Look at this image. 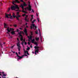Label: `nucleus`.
I'll list each match as a JSON object with an SVG mask.
<instances>
[{
  "label": "nucleus",
  "instance_id": "9b49d317",
  "mask_svg": "<svg viewBox=\"0 0 78 78\" xmlns=\"http://www.w3.org/2000/svg\"><path fill=\"white\" fill-rule=\"evenodd\" d=\"M9 16V14H5V17H7V18H9V16Z\"/></svg>",
  "mask_w": 78,
  "mask_h": 78
},
{
  "label": "nucleus",
  "instance_id": "72a5a7b5",
  "mask_svg": "<svg viewBox=\"0 0 78 78\" xmlns=\"http://www.w3.org/2000/svg\"><path fill=\"white\" fill-rule=\"evenodd\" d=\"M30 47H28V48H27V50H30Z\"/></svg>",
  "mask_w": 78,
  "mask_h": 78
},
{
  "label": "nucleus",
  "instance_id": "412c9836",
  "mask_svg": "<svg viewBox=\"0 0 78 78\" xmlns=\"http://www.w3.org/2000/svg\"><path fill=\"white\" fill-rule=\"evenodd\" d=\"M20 40H21V41H23V37L22 36H22H21V37Z\"/></svg>",
  "mask_w": 78,
  "mask_h": 78
},
{
  "label": "nucleus",
  "instance_id": "c9c22d12",
  "mask_svg": "<svg viewBox=\"0 0 78 78\" xmlns=\"http://www.w3.org/2000/svg\"><path fill=\"white\" fill-rule=\"evenodd\" d=\"M19 13H20V12H17L16 13V14H17V15H18V16L19 14Z\"/></svg>",
  "mask_w": 78,
  "mask_h": 78
},
{
  "label": "nucleus",
  "instance_id": "a878e982",
  "mask_svg": "<svg viewBox=\"0 0 78 78\" xmlns=\"http://www.w3.org/2000/svg\"><path fill=\"white\" fill-rule=\"evenodd\" d=\"M9 18H10L11 19H13L12 17V16H11V14L10 16L9 17Z\"/></svg>",
  "mask_w": 78,
  "mask_h": 78
},
{
  "label": "nucleus",
  "instance_id": "f3484780",
  "mask_svg": "<svg viewBox=\"0 0 78 78\" xmlns=\"http://www.w3.org/2000/svg\"><path fill=\"white\" fill-rule=\"evenodd\" d=\"M11 33L12 34H16V33H15L14 31H12V32H11Z\"/></svg>",
  "mask_w": 78,
  "mask_h": 78
},
{
  "label": "nucleus",
  "instance_id": "f8f14e48",
  "mask_svg": "<svg viewBox=\"0 0 78 78\" xmlns=\"http://www.w3.org/2000/svg\"><path fill=\"white\" fill-rule=\"evenodd\" d=\"M18 33L20 36H22V35L21 34V33H22V32H21V31H20V32H18Z\"/></svg>",
  "mask_w": 78,
  "mask_h": 78
},
{
  "label": "nucleus",
  "instance_id": "09e8293b",
  "mask_svg": "<svg viewBox=\"0 0 78 78\" xmlns=\"http://www.w3.org/2000/svg\"><path fill=\"white\" fill-rule=\"evenodd\" d=\"M36 44H37V42H36V41H35L34 44H36Z\"/></svg>",
  "mask_w": 78,
  "mask_h": 78
},
{
  "label": "nucleus",
  "instance_id": "0eeeda50",
  "mask_svg": "<svg viewBox=\"0 0 78 78\" xmlns=\"http://www.w3.org/2000/svg\"><path fill=\"white\" fill-rule=\"evenodd\" d=\"M20 7H21L22 8L23 10L22 11H24V8L23 7V5H22V4H21V5L20 6Z\"/></svg>",
  "mask_w": 78,
  "mask_h": 78
},
{
  "label": "nucleus",
  "instance_id": "b1692460",
  "mask_svg": "<svg viewBox=\"0 0 78 78\" xmlns=\"http://www.w3.org/2000/svg\"><path fill=\"white\" fill-rule=\"evenodd\" d=\"M12 16L14 18H15L16 17V16H15V13H13Z\"/></svg>",
  "mask_w": 78,
  "mask_h": 78
},
{
  "label": "nucleus",
  "instance_id": "4c0bfd02",
  "mask_svg": "<svg viewBox=\"0 0 78 78\" xmlns=\"http://www.w3.org/2000/svg\"><path fill=\"white\" fill-rule=\"evenodd\" d=\"M30 33H31V36H32V35H33V32H32V31H30Z\"/></svg>",
  "mask_w": 78,
  "mask_h": 78
},
{
  "label": "nucleus",
  "instance_id": "8fccbe9b",
  "mask_svg": "<svg viewBox=\"0 0 78 78\" xmlns=\"http://www.w3.org/2000/svg\"><path fill=\"white\" fill-rule=\"evenodd\" d=\"M36 45L37 46L38 44H37V42H36Z\"/></svg>",
  "mask_w": 78,
  "mask_h": 78
},
{
  "label": "nucleus",
  "instance_id": "ddd939ff",
  "mask_svg": "<svg viewBox=\"0 0 78 78\" xmlns=\"http://www.w3.org/2000/svg\"><path fill=\"white\" fill-rule=\"evenodd\" d=\"M4 28H7V25L5 23H4Z\"/></svg>",
  "mask_w": 78,
  "mask_h": 78
},
{
  "label": "nucleus",
  "instance_id": "680f3d73",
  "mask_svg": "<svg viewBox=\"0 0 78 78\" xmlns=\"http://www.w3.org/2000/svg\"><path fill=\"white\" fill-rule=\"evenodd\" d=\"M23 42H24V43H25V40H23Z\"/></svg>",
  "mask_w": 78,
  "mask_h": 78
},
{
  "label": "nucleus",
  "instance_id": "f704fd0d",
  "mask_svg": "<svg viewBox=\"0 0 78 78\" xmlns=\"http://www.w3.org/2000/svg\"><path fill=\"white\" fill-rule=\"evenodd\" d=\"M10 8H8V12H9V10H10Z\"/></svg>",
  "mask_w": 78,
  "mask_h": 78
},
{
  "label": "nucleus",
  "instance_id": "aec40b11",
  "mask_svg": "<svg viewBox=\"0 0 78 78\" xmlns=\"http://www.w3.org/2000/svg\"><path fill=\"white\" fill-rule=\"evenodd\" d=\"M18 49L19 51H20V47H18Z\"/></svg>",
  "mask_w": 78,
  "mask_h": 78
},
{
  "label": "nucleus",
  "instance_id": "2f4dec72",
  "mask_svg": "<svg viewBox=\"0 0 78 78\" xmlns=\"http://www.w3.org/2000/svg\"><path fill=\"white\" fill-rule=\"evenodd\" d=\"M22 12H25V13H27V11H24V10L22 11Z\"/></svg>",
  "mask_w": 78,
  "mask_h": 78
},
{
  "label": "nucleus",
  "instance_id": "423d86ee",
  "mask_svg": "<svg viewBox=\"0 0 78 78\" xmlns=\"http://www.w3.org/2000/svg\"><path fill=\"white\" fill-rule=\"evenodd\" d=\"M24 33H25V34L26 36H27L28 35V34L27 33V30L26 28H25L24 30Z\"/></svg>",
  "mask_w": 78,
  "mask_h": 78
},
{
  "label": "nucleus",
  "instance_id": "e2e57ef3",
  "mask_svg": "<svg viewBox=\"0 0 78 78\" xmlns=\"http://www.w3.org/2000/svg\"><path fill=\"white\" fill-rule=\"evenodd\" d=\"M33 15H31V17H32H32H33Z\"/></svg>",
  "mask_w": 78,
  "mask_h": 78
},
{
  "label": "nucleus",
  "instance_id": "13d9d810",
  "mask_svg": "<svg viewBox=\"0 0 78 78\" xmlns=\"http://www.w3.org/2000/svg\"><path fill=\"white\" fill-rule=\"evenodd\" d=\"M20 29L21 30H23V28H20Z\"/></svg>",
  "mask_w": 78,
  "mask_h": 78
},
{
  "label": "nucleus",
  "instance_id": "c756f323",
  "mask_svg": "<svg viewBox=\"0 0 78 78\" xmlns=\"http://www.w3.org/2000/svg\"><path fill=\"white\" fill-rule=\"evenodd\" d=\"M38 31H39L40 32V36H41V30L40 29H38Z\"/></svg>",
  "mask_w": 78,
  "mask_h": 78
},
{
  "label": "nucleus",
  "instance_id": "ea45409f",
  "mask_svg": "<svg viewBox=\"0 0 78 78\" xmlns=\"http://www.w3.org/2000/svg\"><path fill=\"white\" fill-rule=\"evenodd\" d=\"M35 27V28H34V30H36V29L37 28V27H36V26H35V27Z\"/></svg>",
  "mask_w": 78,
  "mask_h": 78
},
{
  "label": "nucleus",
  "instance_id": "a19ab883",
  "mask_svg": "<svg viewBox=\"0 0 78 78\" xmlns=\"http://www.w3.org/2000/svg\"><path fill=\"white\" fill-rule=\"evenodd\" d=\"M25 15H26V14H22V16H25Z\"/></svg>",
  "mask_w": 78,
  "mask_h": 78
},
{
  "label": "nucleus",
  "instance_id": "49530a36",
  "mask_svg": "<svg viewBox=\"0 0 78 78\" xmlns=\"http://www.w3.org/2000/svg\"><path fill=\"white\" fill-rule=\"evenodd\" d=\"M20 0L21 2H24L23 0Z\"/></svg>",
  "mask_w": 78,
  "mask_h": 78
},
{
  "label": "nucleus",
  "instance_id": "5fc2aeb1",
  "mask_svg": "<svg viewBox=\"0 0 78 78\" xmlns=\"http://www.w3.org/2000/svg\"><path fill=\"white\" fill-rule=\"evenodd\" d=\"M30 28H31V29H32V26H30Z\"/></svg>",
  "mask_w": 78,
  "mask_h": 78
},
{
  "label": "nucleus",
  "instance_id": "7ed1b4c3",
  "mask_svg": "<svg viewBox=\"0 0 78 78\" xmlns=\"http://www.w3.org/2000/svg\"><path fill=\"white\" fill-rule=\"evenodd\" d=\"M27 9L29 11H31V6L30 5V4H29L28 7H27Z\"/></svg>",
  "mask_w": 78,
  "mask_h": 78
},
{
  "label": "nucleus",
  "instance_id": "58836bf2",
  "mask_svg": "<svg viewBox=\"0 0 78 78\" xmlns=\"http://www.w3.org/2000/svg\"><path fill=\"white\" fill-rule=\"evenodd\" d=\"M30 47V48H32L33 47V46H32V44H31Z\"/></svg>",
  "mask_w": 78,
  "mask_h": 78
},
{
  "label": "nucleus",
  "instance_id": "9d476101",
  "mask_svg": "<svg viewBox=\"0 0 78 78\" xmlns=\"http://www.w3.org/2000/svg\"><path fill=\"white\" fill-rule=\"evenodd\" d=\"M26 51H25V50L24 51V55L23 56H28L27 55V54H26Z\"/></svg>",
  "mask_w": 78,
  "mask_h": 78
},
{
  "label": "nucleus",
  "instance_id": "473e14b6",
  "mask_svg": "<svg viewBox=\"0 0 78 78\" xmlns=\"http://www.w3.org/2000/svg\"><path fill=\"white\" fill-rule=\"evenodd\" d=\"M36 49H35V55H37V53H36Z\"/></svg>",
  "mask_w": 78,
  "mask_h": 78
},
{
  "label": "nucleus",
  "instance_id": "e433bc0d",
  "mask_svg": "<svg viewBox=\"0 0 78 78\" xmlns=\"http://www.w3.org/2000/svg\"><path fill=\"white\" fill-rule=\"evenodd\" d=\"M14 46H15V45H13L11 47V48H13V47H14Z\"/></svg>",
  "mask_w": 78,
  "mask_h": 78
},
{
  "label": "nucleus",
  "instance_id": "6e6552de",
  "mask_svg": "<svg viewBox=\"0 0 78 78\" xmlns=\"http://www.w3.org/2000/svg\"><path fill=\"white\" fill-rule=\"evenodd\" d=\"M23 6H27V5L26 4L25 2H23Z\"/></svg>",
  "mask_w": 78,
  "mask_h": 78
},
{
  "label": "nucleus",
  "instance_id": "1a4fd4ad",
  "mask_svg": "<svg viewBox=\"0 0 78 78\" xmlns=\"http://www.w3.org/2000/svg\"><path fill=\"white\" fill-rule=\"evenodd\" d=\"M18 43H17L16 44L17 45V46H18V47H20V43L19 42H18Z\"/></svg>",
  "mask_w": 78,
  "mask_h": 78
},
{
  "label": "nucleus",
  "instance_id": "6e6d98bb",
  "mask_svg": "<svg viewBox=\"0 0 78 78\" xmlns=\"http://www.w3.org/2000/svg\"><path fill=\"white\" fill-rule=\"evenodd\" d=\"M32 12H34V10L33 9H32Z\"/></svg>",
  "mask_w": 78,
  "mask_h": 78
},
{
  "label": "nucleus",
  "instance_id": "39448f33",
  "mask_svg": "<svg viewBox=\"0 0 78 78\" xmlns=\"http://www.w3.org/2000/svg\"><path fill=\"white\" fill-rule=\"evenodd\" d=\"M27 37H28L29 39H28V41H30V40H32V36L31 35H30V36H28Z\"/></svg>",
  "mask_w": 78,
  "mask_h": 78
},
{
  "label": "nucleus",
  "instance_id": "37998d69",
  "mask_svg": "<svg viewBox=\"0 0 78 78\" xmlns=\"http://www.w3.org/2000/svg\"><path fill=\"white\" fill-rule=\"evenodd\" d=\"M24 42L23 41H22V42H21V44L23 45V44Z\"/></svg>",
  "mask_w": 78,
  "mask_h": 78
},
{
  "label": "nucleus",
  "instance_id": "864d4df0",
  "mask_svg": "<svg viewBox=\"0 0 78 78\" xmlns=\"http://www.w3.org/2000/svg\"><path fill=\"white\" fill-rule=\"evenodd\" d=\"M18 53H19V55H20V51H19Z\"/></svg>",
  "mask_w": 78,
  "mask_h": 78
},
{
  "label": "nucleus",
  "instance_id": "4d7b16f0",
  "mask_svg": "<svg viewBox=\"0 0 78 78\" xmlns=\"http://www.w3.org/2000/svg\"><path fill=\"white\" fill-rule=\"evenodd\" d=\"M18 17H20V16L18 15Z\"/></svg>",
  "mask_w": 78,
  "mask_h": 78
},
{
  "label": "nucleus",
  "instance_id": "bf43d9fd",
  "mask_svg": "<svg viewBox=\"0 0 78 78\" xmlns=\"http://www.w3.org/2000/svg\"><path fill=\"white\" fill-rule=\"evenodd\" d=\"M2 73L3 74H3H4V72H2Z\"/></svg>",
  "mask_w": 78,
  "mask_h": 78
},
{
  "label": "nucleus",
  "instance_id": "4be33fe9",
  "mask_svg": "<svg viewBox=\"0 0 78 78\" xmlns=\"http://www.w3.org/2000/svg\"><path fill=\"white\" fill-rule=\"evenodd\" d=\"M39 50V48H37V49H36V51L37 53H38Z\"/></svg>",
  "mask_w": 78,
  "mask_h": 78
},
{
  "label": "nucleus",
  "instance_id": "7c9ffc66",
  "mask_svg": "<svg viewBox=\"0 0 78 78\" xmlns=\"http://www.w3.org/2000/svg\"><path fill=\"white\" fill-rule=\"evenodd\" d=\"M13 26L15 27V28H16L17 27V25L16 24H14V25H13Z\"/></svg>",
  "mask_w": 78,
  "mask_h": 78
},
{
  "label": "nucleus",
  "instance_id": "6ab92c4d",
  "mask_svg": "<svg viewBox=\"0 0 78 78\" xmlns=\"http://www.w3.org/2000/svg\"><path fill=\"white\" fill-rule=\"evenodd\" d=\"M25 20H26V22H28L29 20L28 19H27V17H25Z\"/></svg>",
  "mask_w": 78,
  "mask_h": 78
},
{
  "label": "nucleus",
  "instance_id": "603ef678",
  "mask_svg": "<svg viewBox=\"0 0 78 78\" xmlns=\"http://www.w3.org/2000/svg\"><path fill=\"white\" fill-rule=\"evenodd\" d=\"M16 31H19V30L18 29H17L16 30Z\"/></svg>",
  "mask_w": 78,
  "mask_h": 78
},
{
  "label": "nucleus",
  "instance_id": "c85d7f7f",
  "mask_svg": "<svg viewBox=\"0 0 78 78\" xmlns=\"http://www.w3.org/2000/svg\"><path fill=\"white\" fill-rule=\"evenodd\" d=\"M26 52H27V54L28 55H29L30 54H29V53H28V50H26Z\"/></svg>",
  "mask_w": 78,
  "mask_h": 78
},
{
  "label": "nucleus",
  "instance_id": "f257e3e1",
  "mask_svg": "<svg viewBox=\"0 0 78 78\" xmlns=\"http://www.w3.org/2000/svg\"><path fill=\"white\" fill-rule=\"evenodd\" d=\"M16 2L18 3H20V2H19L18 0H15V1H13L12 3L14 5H12L11 7V8L12 10H14L15 9V11H18L20 10V8L19 7L18 5L16 4H15V3H16Z\"/></svg>",
  "mask_w": 78,
  "mask_h": 78
},
{
  "label": "nucleus",
  "instance_id": "20e7f679",
  "mask_svg": "<svg viewBox=\"0 0 78 78\" xmlns=\"http://www.w3.org/2000/svg\"><path fill=\"white\" fill-rule=\"evenodd\" d=\"M7 33H8V34H9V32L10 33V32H11V31L12 30V28H10V30H9V27L8 28H7Z\"/></svg>",
  "mask_w": 78,
  "mask_h": 78
},
{
  "label": "nucleus",
  "instance_id": "dca6fc26",
  "mask_svg": "<svg viewBox=\"0 0 78 78\" xmlns=\"http://www.w3.org/2000/svg\"><path fill=\"white\" fill-rule=\"evenodd\" d=\"M36 20V19H34V20H33V21L32 22V23H34V22H35Z\"/></svg>",
  "mask_w": 78,
  "mask_h": 78
},
{
  "label": "nucleus",
  "instance_id": "cd10ccee",
  "mask_svg": "<svg viewBox=\"0 0 78 78\" xmlns=\"http://www.w3.org/2000/svg\"><path fill=\"white\" fill-rule=\"evenodd\" d=\"M7 75V73H5L3 74V76H6Z\"/></svg>",
  "mask_w": 78,
  "mask_h": 78
},
{
  "label": "nucleus",
  "instance_id": "bb28decb",
  "mask_svg": "<svg viewBox=\"0 0 78 78\" xmlns=\"http://www.w3.org/2000/svg\"><path fill=\"white\" fill-rule=\"evenodd\" d=\"M35 33L36 34H38V30L37 31H35Z\"/></svg>",
  "mask_w": 78,
  "mask_h": 78
},
{
  "label": "nucleus",
  "instance_id": "2eb2a0df",
  "mask_svg": "<svg viewBox=\"0 0 78 78\" xmlns=\"http://www.w3.org/2000/svg\"><path fill=\"white\" fill-rule=\"evenodd\" d=\"M34 41H35L34 39H32V41H31L32 43H34Z\"/></svg>",
  "mask_w": 78,
  "mask_h": 78
},
{
  "label": "nucleus",
  "instance_id": "f03ea898",
  "mask_svg": "<svg viewBox=\"0 0 78 78\" xmlns=\"http://www.w3.org/2000/svg\"><path fill=\"white\" fill-rule=\"evenodd\" d=\"M16 56H18V57H19L18 59H21V58H23V57L24 56V55H22V56H20L19 55L17 52H16Z\"/></svg>",
  "mask_w": 78,
  "mask_h": 78
},
{
  "label": "nucleus",
  "instance_id": "a211bd4d",
  "mask_svg": "<svg viewBox=\"0 0 78 78\" xmlns=\"http://www.w3.org/2000/svg\"><path fill=\"white\" fill-rule=\"evenodd\" d=\"M35 39L36 41H38V40H39V37H35Z\"/></svg>",
  "mask_w": 78,
  "mask_h": 78
},
{
  "label": "nucleus",
  "instance_id": "c03bdc74",
  "mask_svg": "<svg viewBox=\"0 0 78 78\" xmlns=\"http://www.w3.org/2000/svg\"><path fill=\"white\" fill-rule=\"evenodd\" d=\"M11 51H12V52L13 53H15V51H12V50H11Z\"/></svg>",
  "mask_w": 78,
  "mask_h": 78
},
{
  "label": "nucleus",
  "instance_id": "a18cd8bd",
  "mask_svg": "<svg viewBox=\"0 0 78 78\" xmlns=\"http://www.w3.org/2000/svg\"><path fill=\"white\" fill-rule=\"evenodd\" d=\"M28 44L29 45H30V42H28Z\"/></svg>",
  "mask_w": 78,
  "mask_h": 78
},
{
  "label": "nucleus",
  "instance_id": "393cba45",
  "mask_svg": "<svg viewBox=\"0 0 78 78\" xmlns=\"http://www.w3.org/2000/svg\"><path fill=\"white\" fill-rule=\"evenodd\" d=\"M16 18L17 20H19V21H20V20L18 18V17H17V16H16Z\"/></svg>",
  "mask_w": 78,
  "mask_h": 78
},
{
  "label": "nucleus",
  "instance_id": "0e129e2a",
  "mask_svg": "<svg viewBox=\"0 0 78 78\" xmlns=\"http://www.w3.org/2000/svg\"><path fill=\"white\" fill-rule=\"evenodd\" d=\"M37 16H38V14L37 13Z\"/></svg>",
  "mask_w": 78,
  "mask_h": 78
},
{
  "label": "nucleus",
  "instance_id": "774afa93",
  "mask_svg": "<svg viewBox=\"0 0 78 78\" xmlns=\"http://www.w3.org/2000/svg\"><path fill=\"white\" fill-rule=\"evenodd\" d=\"M33 19V16H32V19Z\"/></svg>",
  "mask_w": 78,
  "mask_h": 78
},
{
  "label": "nucleus",
  "instance_id": "79ce46f5",
  "mask_svg": "<svg viewBox=\"0 0 78 78\" xmlns=\"http://www.w3.org/2000/svg\"><path fill=\"white\" fill-rule=\"evenodd\" d=\"M27 42H25H25L24 43L25 45H27Z\"/></svg>",
  "mask_w": 78,
  "mask_h": 78
},
{
  "label": "nucleus",
  "instance_id": "de8ad7c7",
  "mask_svg": "<svg viewBox=\"0 0 78 78\" xmlns=\"http://www.w3.org/2000/svg\"><path fill=\"white\" fill-rule=\"evenodd\" d=\"M28 15H26V18H27V17H28Z\"/></svg>",
  "mask_w": 78,
  "mask_h": 78
},
{
  "label": "nucleus",
  "instance_id": "052dcab7",
  "mask_svg": "<svg viewBox=\"0 0 78 78\" xmlns=\"http://www.w3.org/2000/svg\"><path fill=\"white\" fill-rule=\"evenodd\" d=\"M23 47L24 48L25 47L24 46V45H23Z\"/></svg>",
  "mask_w": 78,
  "mask_h": 78
},
{
  "label": "nucleus",
  "instance_id": "69168bd1",
  "mask_svg": "<svg viewBox=\"0 0 78 78\" xmlns=\"http://www.w3.org/2000/svg\"><path fill=\"white\" fill-rule=\"evenodd\" d=\"M1 5H3V3H2V2H1Z\"/></svg>",
  "mask_w": 78,
  "mask_h": 78
},
{
  "label": "nucleus",
  "instance_id": "4468645a",
  "mask_svg": "<svg viewBox=\"0 0 78 78\" xmlns=\"http://www.w3.org/2000/svg\"><path fill=\"white\" fill-rule=\"evenodd\" d=\"M39 48V47L37 46H34V48H35V49L37 48H37Z\"/></svg>",
  "mask_w": 78,
  "mask_h": 78
},
{
  "label": "nucleus",
  "instance_id": "5701e85b",
  "mask_svg": "<svg viewBox=\"0 0 78 78\" xmlns=\"http://www.w3.org/2000/svg\"><path fill=\"white\" fill-rule=\"evenodd\" d=\"M32 26L33 27V28L34 29V27H35V24H34V23H33V24H32Z\"/></svg>",
  "mask_w": 78,
  "mask_h": 78
},
{
  "label": "nucleus",
  "instance_id": "338daca9",
  "mask_svg": "<svg viewBox=\"0 0 78 78\" xmlns=\"http://www.w3.org/2000/svg\"><path fill=\"white\" fill-rule=\"evenodd\" d=\"M22 33H23V34H24V32H22Z\"/></svg>",
  "mask_w": 78,
  "mask_h": 78
},
{
  "label": "nucleus",
  "instance_id": "3c124183",
  "mask_svg": "<svg viewBox=\"0 0 78 78\" xmlns=\"http://www.w3.org/2000/svg\"><path fill=\"white\" fill-rule=\"evenodd\" d=\"M17 41H19V39L18 38H17Z\"/></svg>",
  "mask_w": 78,
  "mask_h": 78
}]
</instances>
